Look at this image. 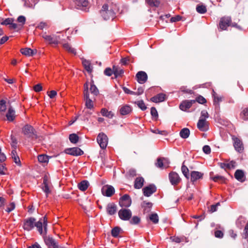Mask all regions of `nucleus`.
Masks as SVG:
<instances>
[{
	"instance_id": "obj_56",
	"label": "nucleus",
	"mask_w": 248,
	"mask_h": 248,
	"mask_svg": "<svg viewBox=\"0 0 248 248\" xmlns=\"http://www.w3.org/2000/svg\"><path fill=\"white\" fill-rule=\"evenodd\" d=\"M42 189L44 192L46 194V196H47L51 192L50 190L49 185H43Z\"/></svg>"
},
{
	"instance_id": "obj_35",
	"label": "nucleus",
	"mask_w": 248,
	"mask_h": 248,
	"mask_svg": "<svg viewBox=\"0 0 248 248\" xmlns=\"http://www.w3.org/2000/svg\"><path fill=\"white\" fill-rule=\"evenodd\" d=\"M89 184L87 181L83 180L78 184V188L81 191H85L89 187Z\"/></svg>"
},
{
	"instance_id": "obj_46",
	"label": "nucleus",
	"mask_w": 248,
	"mask_h": 248,
	"mask_svg": "<svg viewBox=\"0 0 248 248\" xmlns=\"http://www.w3.org/2000/svg\"><path fill=\"white\" fill-rule=\"evenodd\" d=\"M121 231V228L119 227H115L113 228L111 230V235L114 237H117L119 236V234Z\"/></svg>"
},
{
	"instance_id": "obj_22",
	"label": "nucleus",
	"mask_w": 248,
	"mask_h": 248,
	"mask_svg": "<svg viewBox=\"0 0 248 248\" xmlns=\"http://www.w3.org/2000/svg\"><path fill=\"white\" fill-rule=\"evenodd\" d=\"M3 25H9L10 29H16L17 28V25L16 23H14V19L12 18H7L1 23Z\"/></svg>"
},
{
	"instance_id": "obj_16",
	"label": "nucleus",
	"mask_w": 248,
	"mask_h": 248,
	"mask_svg": "<svg viewBox=\"0 0 248 248\" xmlns=\"http://www.w3.org/2000/svg\"><path fill=\"white\" fill-rule=\"evenodd\" d=\"M156 187L153 185H150L144 187L142 189L143 194L145 196L149 197L156 191Z\"/></svg>"
},
{
	"instance_id": "obj_27",
	"label": "nucleus",
	"mask_w": 248,
	"mask_h": 248,
	"mask_svg": "<svg viewBox=\"0 0 248 248\" xmlns=\"http://www.w3.org/2000/svg\"><path fill=\"white\" fill-rule=\"evenodd\" d=\"M6 117L7 118V120L8 121L12 122L15 120L16 117L15 111L12 107H10L8 108V112L6 113Z\"/></svg>"
},
{
	"instance_id": "obj_33",
	"label": "nucleus",
	"mask_w": 248,
	"mask_h": 248,
	"mask_svg": "<svg viewBox=\"0 0 248 248\" xmlns=\"http://www.w3.org/2000/svg\"><path fill=\"white\" fill-rule=\"evenodd\" d=\"M82 64L85 69L88 72L91 73L93 70V67L91 65V63L89 61L86 60H82Z\"/></svg>"
},
{
	"instance_id": "obj_12",
	"label": "nucleus",
	"mask_w": 248,
	"mask_h": 248,
	"mask_svg": "<svg viewBox=\"0 0 248 248\" xmlns=\"http://www.w3.org/2000/svg\"><path fill=\"white\" fill-rule=\"evenodd\" d=\"M119 204L121 207H129L131 204V200L130 196L127 194H125L122 196L120 199Z\"/></svg>"
},
{
	"instance_id": "obj_10",
	"label": "nucleus",
	"mask_w": 248,
	"mask_h": 248,
	"mask_svg": "<svg viewBox=\"0 0 248 248\" xmlns=\"http://www.w3.org/2000/svg\"><path fill=\"white\" fill-rule=\"evenodd\" d=\"M65 153L73 156L81 155L83 154V151L78 147H73L67 148L64 150Z\"/></svg>"
},
{
	"instance_id": "obj_11",
	"label": "nucleus",
	"mask_w": 248,
	"mask_h": 248,
	"mask_svg": "<svg viewBox=\"0 0 248 248\" xmlns=\"http://www.w3.org/2000/svg\"><path fill=\"white\" fill-rule=\"evenodd\" d=\"M169 178L170 183L173 186L177 185L181 181L178 174L174 171H171L169 173Z\"/></svg>"
},
{
	"instance_id": "obj_6",
	"label": "nucleus",
	"mask_w": 248,
	"mask_h": 248,
	"mask_svg": "<svg viewBox=\"0 0 248 248\" xmlns=\"http://www.w3.org/2000/svg\"><path fill=\"white\" fill-rule=\"evenodd\" d=\"M42 36L45 41L47 42L49 44L57 45L59 43V36L54 35H49L47 34L46 32L43 33Z\"/></svg>"
},
{
	"instance_id": "obj_52",
	"label": "nucleus",
	"mask_w": 248,
	"mask_h": 248,
	"mask_svg": "<svg viewBox=\"0 0 248 248\" xmlns=\"http://www.w3.org/2000/svg\"><path fill=\"white\" fill-rule=\"evenodd\" d=\"M149 218L154 223L156 224L158 222V217L156 214H152L150 217Z\"/></svg>"
},
{
	"instance_id": "obj_59",
	"label": "nucleus",
	"mask_w": 248,
	"mask_h": 248,
	"mask_svg": "<svg viewBox=\"0 0 248 248\" xmlns=\"http://www.w3.org/2000/svg\"><path fill=\"white\" fill-rule=\"evenodd\" d=\"M170 239L172 241L179 243L183 241V238L178 236H172L170 237Z\"/></svg>"
},
{
	"instance_id": "obj_23",
	"label": "nucleus",
	"mask_w": 248,
	"mask_h": 248,
	"mask_svg": "<svg viewBox=\"0 0 248 248\" xmlns=\"http://www.w3.org/2000/svg\"><path fill=\"white\" fill-rule=\"evenodd\" d=\"M220 167L225 170H230L234 169L236 166V163L235 161H231L230 162H226L224 163H220Z\"/></svg>"
},
{
	"instance_id": "obj_13",
	"label": "nucleus",
	"mask_w": 248,
	"mask_h": 248,
	"mask_svg": "<svg viewBox=\"0 0 248 248\" xmlns=\"http://www.w3.org/2000/svg\"><path fill=\"white\" fill-rule=\"evenodd\" d=\"M170 161L169 159L165 157L158 158L155 166L160 169H163L169 167Z\"/></svg>"
},
{
	"instance_id": "obj_60",
	"label": "nucleus",
	"mask_w": 248,
	"mask_h": 248,
	"mask_svg": "<svg viewBox=\"0 0 248 248\" xmlns=\"http://www.w3.org/2000/svg\"><path fill=\"white\" fill-rule=\"evenodd\" d=\"M104 74L108 76H110L113 74V69L110 68H107L104 71Z\"/></svg>"
},
{
	"instance_id": "obj_3",
	"label": "nucleus",
	"mask_w": 248,
	"mask_h": 248,
	"mask_svg": "<svg viewBox=\"0 0 248 248\" xmlns=\"http://www.w3.org/2000/svg\"><path fill=\"white\" fill-rule=\"evenodd\" d=\"M232 24V19L230 16H224L220 18L218 28L221 31L226 30L227 28L231 26Z\"/></svg>"
},
{
	"instance_id": "obj_32",
	"label": "nucleus",
	"mask_w": 248,
	"mask_h": 248,
	"mask_svg": "<svg viewBox=\"0 0 248 248\" xmlns=\"http://www.w3.org/2000/svg\"><path fill=\"white\" fill-rule=\"evenodd\" d=\"M102 116L106 117L109 119H111L114 116V114L111 111H108L106 108H103L100 111Z\"/></svg>"
},
{
	"instance_id": "obj_30",
	"label": "nucleus",
	"mask_w": 248,
	"mask_h": 248,
	"mask_svg": "<svg viewBox=\"0 0 248 248\" xmlns=\"http://www.w3.org/2000/svg\"><path fill=\"white\" fill-rule=\"evenodd\" d=\"M20 52L26 56H32L35 54V52L30 48L26 47L21 48L20 49Z\"/></svg>"
},
{
	"instance_id": "obj_53",
	"label": "nucleus",
	"mask_w": 248,
	"mask_h": 248,
	"mask_svg": "<svg viewBox=\"0 0 248 248\" xmlns=\"http://www.w3.org/2000/svg\"><path fill=\"white\" fill-rule=\"evenodd\" d=\"M49 27V24L46 22H41L37 26V28L43 30L44 29H47Z\"/></svg>"
},
{
	"instance_id": "obj_63",
	"label": "nucleus",
	"mask_w": 248,
	"mask_h": 248,
	"mask_svg": "<svg viewBox=\"0 0 248 248\" xmlns=\"http://www.w3.org/2000/svg\"><path fill=\"white\" fill-rule=\"evenodd\" d=\"M33 90L36 92H39L42 90V87L41 84H38L34 86Z\"/></svg>"
},
{
	"instance_id": "obj_21",
	"label": "nucleus",
	"mask_w": 248,
	"mask_h": 248,
	"mask_svg": "<svg viewBox=\"0 0 248 248\" xmlns=\"http://www.w3.org/2000/svg\"><path fill=\"white\" fill-rule=\"evenodd\" d=\"M166 99V95L163 93H158L151 98V101L155 103H159L164 101Z\"/></svg>"
},
{
	"instance_id": "obj_38",
	"label": "nucleus",
	"mask_w": 248,
	"mask_h": 248,
	"mask_svg": "<svg viewBox=\"0 0 248 248\" xmlns=\"http://www.w3.org/2000/svg\"><path fill=\"white\" fill-rule=\"evenodd\" d=\"M246 222V218L242 217H239L236 221V225L237 227L241 229Z\"/></svg>"
},
{
	"instance_id": "obj_8",
	"label": "nucleus",
	"mask_w": 248,
	"mask_h": 248,
	"mask_svg": "<svg viewBox=\"0 0 248 248\" xmlns=\"http://www.w3.org/2000/svg\"><path fill=\"white\" fill-rule=\"evenodd\" d=\"M118 216L123 220H129L132 217V212L129 209H121L118 212Z\"/></svg>"
},
{
	"instance_id": "obj_45",
	"label": "nucleus",
	"mask_w": 248,
	"mask_h": 248,
	"mask_svg": "<svg viewBox=\"0 0 248 248\" xmlns=\"http://www.w3.org/2000/svg\"><path fill=\"white\" fill-rule=\"evenodd\" d=\"M181 170L184 174V175L186 178H189V170L187 167L184 165V162L183 163L182 167H181Z\"/></svg>"
},
{
	"instance_id": "obj_20",
	"label": "nucleus",
	"mask_w": 248,
	"mask_h": 248,
	"mask_svg": "<svg viewBox=\"0 0 248 248\" xmlns=\"http://www.w3.org/2000/svg\"><path fill=\"white\" fill-rule=\"evenodd\" d=\"M203 173L198 171H192L190 173L191 181L192 182L202 178Z\"/></svg>"
},
{
	"instance_id": "obj_44",
	"label": "nucleus",
	"mask_w": 248,
	"mask_h": 248,
	"mask_svg": "<svg viewBox=\"0 0 248 248\" xmlns=\"http://www.w3.org/2000/svg\"><path fill=\"white\" fill-rule=\"evenodd\" d=\"M70 142L72 143H77L79 140L78 136L76 134H71L69 137Z\"/></svg>"
},
{
	"instance_id": "obj_5",
	"label": "nucleus",
	"mask_w": 248,
	"mask_h": 248,
	"mask_svg": "<svg viewBox=\"0 0 248 248\" xmlns=\"http://www.w3.org/2000/svg\"><path fill=\"white\" fill-rule=\"evenodd\" d=\"M22 133L27 138H36V134L33 127L29 124L25 125L22 128Z\"/></svg>"
},
{
	"instance_id": "obj_57",
	"label": "nucleus",
	"mask_w": 248,
	"mask_h": 248,
	"mask_svg": "<svg viewBox=\"0 0 248 248\" xmlns=\"http://www.w3.org/2000/svg\"><path fill=\"white\" fill-rule=\"evenodd\" d=\"M209 117V115L207 111L206 110H202L201 112V115L200 118V119H202V120H205L208 118Z\"/></svg>"
},
{
	"instance_id": "obj_64",
	"label": "nucleus",
	"mask_w": 248,
	"mask_h": 248,
	"mask_svg": "<svg viewBox=\"0 0 248 248\" xmlns=\"http://www.w3.org/2000/svg\"><path fill=\"white\" fill-rule=\"evenodd\" d=\"M244 235L245 239L248 238V221L244 230Z\"/></svg>"
},
{
	"instance_id": "obj_4",
	"label": "nucleus",
	"mask_w": 248,
	"mask_h": 248,
	"mask_svg": "<svg viewBox=\"0 0 248 248\" xmlns=\"http://www.w3.org/2000/svg\"><path fill=\"white\" fill-rule=\"evenodd\" d=\"M89 84L86 82L84 84V97L86 100L85 105L88 108H93V101L89 98V93L88 91Z\"/></svg>"
},
{
	"instance_id": "obj_61",
	"label": "nucleus",
	"mask_w": 248,
	"mask_h": 248,
	"mask_svg": "<svg viewBox=\"0 0 248 248\" xmlns=\"http://www.w3.org/2000/svg\"><path fill=\"white\" fill-rule=\"evenodd\" d=\"M224 234L223 232L220 230H217L215 232V236L216 237L221 238L223 237Z\"/></svg>"
},
{
	"instance_id": "obj_14",
	"label": "nucleus",
	"mask_w": 248,
	"mask_h": 248,
	"mask_svg": "<svg viewBox=\"0 0 248 248\" xmlns=\"http://www.w3.org/2000/svg\"><path fill=\"white\" fill-rule=\"evenodd\" d=\"M132 107L128 104L122 105L119 108V112L122 115L130 114L132 111Z\"/></svg>"
},
{
	"instance_id": "obj_54",
	"label": "nucleus",
	"mask_w": 248,
	"mask_h": 248,
	"mask_svg": "<svg viewBox=\"0 0 248 248\" xmlns=\"http://www.w3.org/2000/svg\"><path fill=\"white\" fill-rule=\"evenodd\" d=\"M6 101L4 100H0V112H4L6 108L7 107L6 105Z\"/></svg>"
},
{
	"instance_id": "obj_48",
	"label": "nucleus",
	"mask_w": 248,
	"mask_h": 248,
	"mask_svg": "<svg viewBox=\"0 0 248 248\" xmlns=\"http://www.w3.org/2000/svg\"><path fill=\"white\" fill-rule=\"evenodd\" d=\"M135 104L140 108L142 110H145L147 108V107L145 105L144 101L142 100L138 101L135 102Z\"/></svg>"
},
{
	"instance_id": "obj_51",
	"label": "nucleus",
	"mask_w": 248,
	"mask_h": 248,
	"mask_svg": "<svg viewBox=\"0 0 248 248\" xmlns=\"http://www.w3.org/2000/svg\"><path fill=\"white\" fill-rule=\"evenodd\" d=\"M194 100L196 101V102H197L201 104H204L206 103L207 102L205 98H204L202 96L200 95L198 96L196 98V99Z\"/></svg>"
},
{
	"instance_id": "obj_17",
	"label": "nucleus",
	"mask_w": 248,
	"mask_h": 248,
	"mask_svg": "<svg viewBox=\"0 0 248 248\" xmlns=\"http://www.w3.org/2000/svg\"><path fill=\"white\" fill-rule=\"evenodd\" d=\"M196 101L193 100L184 101L180 105V108L183 111H186Z\"/></svg>"
},
{
	"instance_id": "obj_2",
	"label": "nucleus",
	"mask_w": 248,
	"mask_h": 248,
	"mask_svg": "<svg viewBox=\"0 0 248 248\" xmlns=\"http://www.w3.org/2000/svg\"><path fill=\"white\" fill-rule=\"evenodd\" d=\"M100 13L105 20L113 19L115 16V13L112 8L107 4H105L102 6Z\"/></svg>"
},
{
	"instance_id": "obj_37",
	"label": "nucleus",
	"mask_w": 248,
	"mask_h": 248,
	"mask_svg": "<svg viewBox=\"0 0 248 248\" xmlns=\"http://www.w3.org/2000/svg\"><path fill=\"white\" fill-rule=\"evenodd\" d=\"M240 117L244 121L248 120V108H244L240 113Z\"/></svg>"
},
{
	"instance_id": "obj_19",
	"label": "nucleus",
	"mask_w": 248,
	"mask_h": 248,
	"mask_svg": "<svg viewBox=\"0 0 248 248\" xmlns=\"http://www.w3.org/2000/svg\"><path fill=\"white\" fill-rule=\"evenodd\" d=\"M45 244L47 246L48 248H58V244L55 242V240L49 236L45 237L44 238Z\"/></svg>"
},
{
	"instance_id": "obj_24",
	"label": "nucleus",
	"mask_w": 248,
	"mask_h": 248,
	"mask_svg": "<svg viewBox=\"0 0 248 248\" xmlns=\"http://www.w3.org/2000/svg\"><path fill=\"white\" fill-rule=\"evenodd\" d=\"M233 145L235 149L238 152H242L244 150L242 141L237 138L234 139Z\"/></svg>"
},
{
	"instance_id": "obj_34",
	"label": "nucleus",
	"mask_w": 248,
	"mask_h": 248,
	"mask_svg": "<svg viewBox=\"0 0 248 248\" xmlns=\"http://www.w3.org/2000/svg\"><path fill=\"white\" fill-rule=\"evenodd\" d=\"M234 177L239 181L242 182L244 180V173L241 170H237L234 173Z\"/></svg>"
},
{
	"instance_id": "obj_26",
	"label": "nucleus",
	"mask_w": 248,
	"mask_h": 248,
	"mask_svg": "<svg viewBox=\"0 0 248 248\" xmlns=\"http://www.w3.org/2000/svg\"><path fill=\"white\" fill-rule=\"evenodd\" d=\"M107 212L109 215H113L116 213L117 206L114 203H109L106 208Z\"/></svg>"
},
{
	"instance_id": "obj_47",
	"label": "nucleus",
	"mask_w": 248,
	"mask_h": 248,
	"mask_svg": "<svg viewBox=\"0 0 248 248\" xmlns=\"http://www.w3.org/2000/svg\"><path fill=\"white\" fill-rule=\"evenodd\" d=\"M12 157L13 158L14 162L17 164L20 163V159L18 156L17 155L16 152V150H13L11 153Z\"/></svg>"
},
{
	"instance_id": "obj_28",
	"label": "nucleus",
	"mask_w": 248,
	"mask_h": 248,
	"mask_svg": "<svg viewBox=\"0 0 248 248\" xmlns=\"http://www.w3.org/2000/svg\"><path fill=\"white\" fill-rule=\"evenodd\" d=\"M212 96L214 98V105L216 107H219V103L222 101V98L218 95L214 90L212 91Z\"/></svg>"
},
{
	"instance_id": "obj_62",
	"label": "nucleus",
	"mask_w": 248,
	"mask_h": 248,
	"mask_svg": "<svg viewBox=\"0 0 248 248\" xmlns=\"http://www.w3.org/2000/svg\"><path fill=\"white\" fill-rule=\"evenodd\" d=\"M202 150L206 154H209L211 153V148L208 145H204L202 148Z\"/></svg>"
},
{
	"instance_id": "obj_49",
	"label": "nucleus",
	"mask_w": 248,
	"mask_h": 248,
	"mask_svg": "<svg viewBox=\"0 0 248 248\" xmlns=\"http://www.w3.org/2000/svg\"><path fill=\"white\" fill-rule=\"evenodd\" d=\"M213 172H211L210 173V177L214 181V182H219V181H223L224 180V178L223 176H219V175H216L214 176H212V174H213Z\"/></svg>"
},
{
	"instance_id": "obj_15",
	"label": "nucleus",
	"mask_w": 248,
	"mask_h": 248,
	"mask_svg": "<svg viewBox=\"0 0 248 248\" xmlns=\"http://www.w3.org/2000/svg\"><path fill=\"white\" fill-rule=\"evenodd\" d=\"M136 78L137 81L140 84H143L146 82L148 76L147 74L142 71L138 72L136 75Z\"/></svg>"
},
{
	"instance_id": "obj_7",
	"label": "nucleus",
	"mask_w": 248,
	"mask_h": 248,
	"mask_svg": "<svg viewBox=\"0 0 248 248\" xmlns=\"http://www.w3.org/2000/svg\"><path fill=\"white\" fill-rule=\"evenodd\" d=\"M96 140L101 148L104 149L106 148L108 143V138L106 134L103 133H99Z\"/></svg>"
},
{
	"instance_id": "obj_9",
	"label": "nucleus",
	"mask_w": 248,
	"mask_h": 248,
	"mask_svg": "<svg viewBox=\"0 0 248 248\" xmlns=\"http://www.w3.org/2000/svg\"><path fill=\"white\" fill-rule=\"evenodd\" d=\"M101 192L105 196L111 197L115 193V189L112 186L106 185L102 187Z\"/></svg>"
},
{
	"instance_id": "obj_18",
	"label": "nucleus",
	"mask_w": 248,
	"mask_h": 248,
	"mask_svg": "<svg viewBox=\"0 0 248 248\" xmlns=\"http://www.w3.org/2000/svg\"><path fill=\"white\" fill-rule=\"evenodd\" d=\"M197 127L201 131H206L208 130V123L205 120L199 119L197 123Z\"/></svg>"
},
{
	"instance_id": "obj_1",
	"label": "nucleus",
	"mask_w": 248,
	"mask_h": 248,
	"mask_svg": "<svg viewBox=\"0 0 248 248\" xmlns=\"http://www.w3.org/2000/svg\"><path fill=\"white\" fill-rule=\"evenodd\" d=\"M47 218L45 216L43 218H40L38 221L32 217L27 218L24 220L23 228L27 231H30L34 227H36L37 230L39 233L43 236L46 235L47 233Z\"/></svg>"
},
{
	"instance_id": "obj_31",
	"label": "nucleus",
	"mask_w": 248,
	"mask_h": 248,
	"mask_svg": "<svg viewBox=\"0 0 248 248\" xmlns=\"http://www.w3.org/2000/svg\"><path fill=\"white\" fill-rule=\"evenodd\" d=\"M113 74L115 75V78L122 77L124 74V70L119 67L118 66H113Z\"/></svg>"
},
{
	"instance_id": "obj_25",
	"label": "nucleus",
	"mask_w": 248,
	"mask_h": 248,
	"mask_svg": "<svg viewBox=\"0 0 248 248\" xmlns=\"http://www.w3.org/2000/svg\"><path fill=\"white\" fill-rule=\"evenodd\" d=\"M75 4L77 8L83 10L84 8L86 7L88 5L87 0H75Z\"/></svg>"
},
{
	"instance_id": "obj_40",
	"label": "nucleus",
	"mask_w": 248,
	"mask_h": 248,
	"mask_svg": "<svg viewBox=\"0 0 248 248\" xmlns=\"http://www.w3.org/2000/svg\"><path fill=\"white\" fill-rule=\"evenodd\" d=\"M190 134V131L187 128H184L182 129L180 132V135L181 138L183 139L187 138Z\"/></svg>"
},
{
	"instance_id": "obj_29",
	"label": "nucleus",
	"mask_w": 248,
	"mask_h": 248,
	"mask_svg": "<svg viewBox=\"0 0 248 248\" xmlns=\"http://www.w3.org/2000/svg\"><path fill=\"white\" fill-rule=\"evenodd\" d=\"M144 182V179L141 177L136 178L134 183V187L137 189H140L142 187Z\"/></svg>"
},
{
	"instance_id": "obj_36",
	"label": "nucleus",
	"mask_w": 248,
	"mask_h": 248,
	"mask_svg": "<svg viewBox=\"0 0 248 248\" xmlns=\"http://www.w3.org/2000/svg\"><path fill=\"white\" fill-rule=\"evenodd\" d=\"M62 46L64 49L67 51L69 53L74 55L76 54V50L75 48L72 47L68 43H64L62 44Z\"/></svg>"
},
{
	"instance_id": "obj_42",
	"label": "nucleus",
	"mask_w": 248,
	"mask_h": 248,
	"mask_svg": "<svg viewBox=\"0 0 248 248\" xmlns=\"http://www.w3.org/2000/svg\"><path fill=\"white\" fill-rule=\"evenodd\" d=\"M38 160L40 163H47L49 160V156L46 155H40L38 156Z\"/></svg>"
},
{
	"instance_id": "obj_50",
	"label": "nucleus",
	"mask_w": 248,
	"mask_h": 248,
	"mask_svg": "<svg viewBox=\"0 0 248 248\" xmlns=\"http://www.w3.org/2000/svg\"><path fill=\"white\" fill-rule=\"evenodd\" d=\"M140 221V218L138 216H134L130 220V223L131 224L136 225L139 224Z\"/></svg>"
},
{
	"instance_id": "obj_43",
	"label": "nucleus",
	"mask_w": 248,
	"mask_h": 248,
	"mask_svg": "<svg viewBox=\"0 0 248 248\" xmlns=\"http://www.w3.org/2000/svg\"><path fill=\"white\" fill-rule=\"evenodd\" d=\"M145 1L151 7H157L160 4L158 0H145Z\"/></svg>"
},
{
	"instance_id": "obj_39",
	"label": "nucleus",
	"mask_w": 248,
	"mask_h": 248,
	"mask_svg": "<svg viewBox=\"0 0 248 248\" xmlns=\"http://www.w3.org/2000/svg\"><path fill=\"white\" fill-rule=\"evenodd\" d=\"M196 11L198 13L203 14L206 13L207 8L203 4H198L196 6Z\"/></svg>"
},
{
	"instance_id": "obj_41",
	"label": "nucleus",
	"mask_w": 248,
	"mask_h": 248,
	"mask_svg": "<svg viewBox=\"0 0 248 248\" xmlns=\"http://www.w3.org/2000/svg\"><path fill=\"white\" fill-rule=\"evenodd\" d=\"M90 92L93 95L96 96L99 94V91L97 87L94 85L93 81L91 83V87L90 89Z\"/></svg>"
},
{
	"instance_id": "obj_58",
	"label": "nucleus",
	"mask_w": 248,
	"mask_h": 248,
	"mask_svg": "<svg viewBox=\"0 0 248 248\" xmlns=\"http://www.w3.org/2000/svg\"><path fill=\"white\" fill-rule=\"evenodd\" d=\"M151 114L153 117H154L155 118H157L158 117V113H157L156 109L155 107L151 108Z\"/></svg>"
},
{
	"instance_id": "obj_55",
	"label": "nucleus",
	"mask_w": 248,
	"mask_h": 248,
	"mask_svg": "<svg viewBox=\"0 0 248 248\" xmlns=\"http://www.w3.org/2000/svg\"><path fill=\"white\" fill-rule=\"evenodd\" d=\"M15 203L14 202H12L8 205L6 211L8 213H10L15 209Z\"/></svg>"
}]
</instances>
